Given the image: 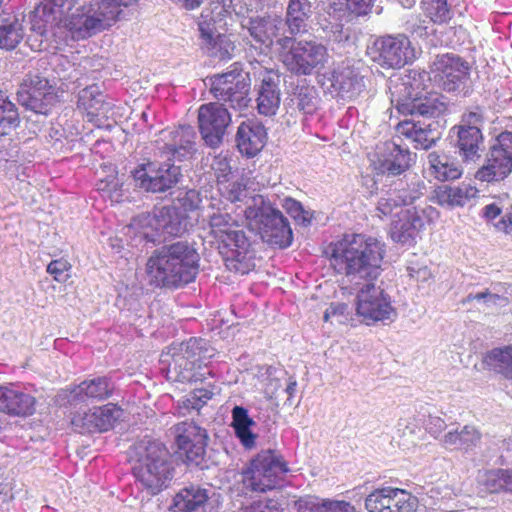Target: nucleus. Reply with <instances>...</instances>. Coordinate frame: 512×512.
<instances>
[{
	"mask_svg": "<svg viewBox=\"0 0 512 512\" xmlns=\"http://www.w3.org/2000/svg\"><path fill=\"white\" fill-rule=\"evenodd\" d=\"M140 0H43L34 11L33 27L42 34L48 25L63 23L73 37L85 39L115 24L123 9Z\"/></svg>",
	"mask_w": 512,
	"mask_h": 512,
	"instance_id": "obj_1",
	"label": "nucleus"
},
{
	"mask_svg": "<svg viewBox=\"0 0 512 512\" xmlns=\"http://www.w3.org/2000/svg\"><path fill=\"white\" fill-rule=\"evenodd\" d=\"M327 256L335 273L374 282L382 272L385 245L373 236L345 233L328 245Z\"/></svg>",
	"mask_w": 512,
	"mask_h": 512,
	"instance_id": "obj_2",
	"label": "nucleus"
},
{
	"mask_svg": "<svg viewBox=\"0 0 512 512\" xmlns=\"http://www.w3.org/2000/svg\"><path fill=\"white\" fill-rule=\"evenodd\" d=\"M209 235L230 271L242 275L255 268L256 252L242 224L227 212L209 216Z\"/></svg>",
	"mask_w": 512,
	"mask_h": 512,
	"instance_id": "obj_3",
	"label": "nucleus"
},
{
	"mask_svg": "<svg viewBox=\"0 0 512 512\" xmlns=\"http://www.w3.org/2000/svg\"><path fill=\"white\" fill-rule=\"evenodd\" d=\"M200 257L185 242H176L157 249L146 264L150 283L160 288H179L193 282L199 272Z\"/></svg>",
	"mask_w": 512,
	"mask_h": 512,
	"instance_id": "obj_4",
	"label": "nucleus"
},
{
	"mask_svg": "<svg viewBox=\"0 0 512 512\" xmlns=\"http://www.w3.org/2000/svg\"><path fill=\"white\" fill-rule=\"evenodd\" d=\"M247 204L244 216L249 224L259 231L264 242L280 249L292 244L293 232L281 211L268 205L259 194L250 196Z\"/></svg>",
	"mask_w": 512,
	"mask_h": 512,
	"instance_id": "obj_5",
	"label": "nucleus"
},
{
	"mask_svg": "<svg viewBox=\"0 0 512 512\" xmlns=\"http://www.w3.org/2000/svg\"><path fill=\"white\" fill-rule=\"evenodd\" d=\"M173 470L166 447L152 441L139 452L133 474L142 487L154 496L168 488L173 478Z\"/></svg>",
	"mask_w": 512,
	"mask_h": 512,
	"instance_id": "obj_6",
	"label": "nucleus"
},
{
	"mask_svg": "<svg viewBox=\"0 0 512 512\" xmlns=\"http://www.w3.org/2000/svg\"><path fill=\"white\" fill-rule=\"evenodd\" d=\"M278 44L279 60L293 75H312L323 68L327 62L328 50L321 43L284 37L278 41Z\"/></svg>",
	"mask_w": 512,
	"mask_h": 512,
	"instance_id": "obj_7",
	"label": "nucleus"
},
{
	"mask_svg": "<svg viewBox=\"0 0 512 512\" xmlns=\"http://www.w3.org/2000/svg\"><path fill=\"white\" fill-rule=\"evenodd\" d=\"M288 471L287 462L282 456L272 450L262 451L244 472L243 483L253 492L265 493L281 487Z\"/></svg>",
	"mask_w": 512,
	"mask_h": 512,
	"instance_id": "obj_8",
	"label": "nucleus"
},
{
	"mask_svg": "<svg viewBox=\"0 0 512 512\" xmlns=\"http://www.w3.org/2000/svg\"><path fill=\"white\" fill-rule=\"evenodd\" d=\"M202 352L196 340L190 339L173 348L171 361L167 367V379L183 384L203 381L212 372L203 363Z\"/></svg>",
	"mask_w": 512,
	"mask_h": 512,
	"instance_id": "obj_9",
	"label": "nucleus"
},
{
	"mask_svg": "<svg viewBox=\"0 0 512 512\" xmlns=\"http://www.w3.org/2000/svg\"><path fill=\"white\" fill-rule=\"evenodd\" d=\"M371 60L386 69H399L412 62L415 50L406 35L378 37L367 51Z\"/></svg>",
	"mask_w": 512,
	"mask_h": 512,
	"instance_id": "obj_10",
	"label": "nucleus"
},
{
	"mask_svg": "<svg viewBox=\"0 0 512 512\" xmlns=\"http://www.w3.org/2000/svg\"><path fill=\"white\" fill-rule=\"evenodd\" d=\"M512 172V132H502L490 148L486 165L475 174L482 182L501 181Z\"/></svg>",
	"mask_w": 512,
	"mask_h": 512,
	"instance_id": "obj_11",
	"label": "nucleus"
},
{
	"mask_svg": "<svg viewBox=\"0 0 512 512\" xmlns=\"http://www.w3.org/2000/svg\"><path fill=\"white\" fill-rule=\"evenodd\" d=\"M356 312L367 325L391 319L395 315L389 295L373 282H368L359 290Z\"/></svg>",
	"mask_w": 512,
	"mask_h": 512,
	"instance_id": "obj_12",
	"label": "nucleus"
},
{
	"mask_svg": "<svg viewBox=\"0 0 512 512\" xmlns=\"http://www.w3.org/2000/svg\"><path fill=\"white\" fill-rule=\"evenodd\" d=\"M18 101L36 113L47 114L56 102L55 88L40 74L29 73L17 91Z\"/></svg>",
	"mask_w": 512,
	"mask_h": 512,
	"instance_id": "obj_13",
	"label": "nucleus"
},
{
	"mask_svg": "<svg viewBox=\"0 0 512 512\" xmlns=\"http://www.w3.org/2000/svg\"><path fill=\"white\" fill-rule=\"evenodd\" d=\"M210 91L215 98L229 102L233 108L248 106L250 81L240 71H229L210 78Z\"/></svg>",
	"mask_w": 512,
	"mask_h": 512,
	"instance_id": "obj_14",
	"label": "nucleus"
},
{
	"mask_svg": "<svg viewBox=\"0 0 512 512\" xmlns=\"http://www.w3.org/2000/svg\"><path fill=\"white\" fill-rule=\"evenodd\" d=\"M430 71L443 90L452 92L466 84L470 75V66L461 57L445 53L436 56L430 65Z\"/></svg>",
	"mask_w": 512,
	"mask_h": 512,
	"instance_id": "obj_15",
	"label": "nucleus"
},
{
	"mask_svg": "<svg viewBox=\"0 0 512 512\" xmlns=\"http://www.w3.org/2000/svg\"><path fill=\"white\" fill-rule=\"evenodd\" d=\"M180 168L172 163L147 162L138 166L133 171L136 184L153 193L165 192L172 188L179 180Z\"/></svg>",
	"mask_w": 512,
	"mask_h": 512,
	"instance_id": "obj_16",
	"label": "nucleus"
},
{
	"mask_svg": "<svg viewBox=\"0 0 512 512\" xmlns=\"http://www.w3.org/2000/svg\"><path fill=\"white\" fill-rule=\"evenodd\" d=\"M123 409L115 403L95 406L72 417L71 424L81 434L104 433L114 428Z\"/></svg>",
	"mask_w": 512,
	"mask_h": 512,
	"instance_id": "obj_17",
	"label": "nucleus"
},
{
	"mask_svg": "<svg viewBox=\"0 0 512 512\" xmlns=\"http://www.w3.org/2000/svg\"><path fill=\"white\" fill-rule=\"evenodd\" d=\"M230 122V113L222 104H202L198 109L200 134L205 143L211 147L220 145Z\"/></svg>",
	"mask_w": 512,
	"mask_h": 512,
	"instance_id": "obj_18",
	"label": "nucleus"
},
{
	"mask_svg": "<svg viewBox=\"0 0 512 512\" xmlns=\"http://www.w3.org/2000/svg\"><path fill=\"white\" fill-rule=\"evenodd\" d=\"M177 453L187 462L199 464L205 455L207 434L193 421H183L173 427Z\"/></svg>",
	"mask_w": 512,
	"mask_h": 512,
	"instance_id": "obj_19",
	"label": "nucleus"
},
{
	"mask_svg": "<svg viewBox=\"0 0 512 512\" xmlns=\"http://www.w3.org/2000/svg\"><path fill=\"white\" fill-rule=\"evenodd\" d=\"M195 138L196 134L191 126H179L175 129L162 130L157 143L169 159L181 160L193 153Z\"/></svg>",
	"mask_w": 512,
	"mask_h": 512,
	"instance_id": "obj_20",
	"label": "nucleus"
},
{
	"mask_svg": "<svg viewBox=\"0 0 512 512\" xmlns=\"http://www.w3.org/2000/svg\"><path fill=\"white\" fill-rule=\"evenodd\" d=\"M171 512H218V506L210 498L208 490L200 486L184 487L173 497Z\"/></svg>",
	"mask_w": 512,
	"mask_h": 512,
	"instance_id": "obj_21",
	"label": "nucleus"
},
{
	"mask_svg": "<svg viewBox=\"0 0 512 512\" xmlns=\"http://www.w3.org/2000/svg\"><path fill=\"white\" fill-rule=\"evenodd\" d=\"M266 140L267 132L260 122L248 119L239 125L236 142L241 154L256 156L264 148Z\"/></svg>",
	"mask_w": 512,
	"mask_h": 512,
	"instance_id": "obj_22",
	"label": "nucleus"
},
{
	"mask_svg": "<svg viewBox=\"0 0 512 512\" xmlns=\"http://www.w3.org/2000/svg\"><path fill=\"white\" fill-rule=\"evenodd\" d=\"M443 103L435 95H418L408 92L396 99V108L403 115L434 116L441 112Z\"/></svg>",
	"mask_w": 512,
	"mask_h": 512,
	"instance_id": "obj_23",
	"label": "nucleus"
},
{
	"mask_svg": "<svg viewBox=\"0 0 512 512\" xmlns=\"http://www.w3.org/2000/svg\"><path fill=\"white\" fill-rule=\"evenodd\" d=\"M35 411V398L11 387L0 386V412L26 417Z\"/></svg>",
	"mask_w": 512,
	"mask_h": 512,
	"instance_id": "obj_24",
	"label": "nucleus"
},
{
	"mask_svg": "<svg viewBox=\"0 0 512 512\" xmlns=\"http://www.w3.org/2000/svg\"><path fill=\"white\" fill-rule=\"evenodd\" d=\"M77 107L97 128H104V100L98 85L93 84L79 92Z\"/></svg>",
	"mask_w": 512,
	"mask_h": 512,
	"instance_id": "obj_25",
	"label": "nucleus"
},
{
	"mask_svg": "<svg viewBox=\"0 0 512 512\" xmlns=\"http://www.w3.org/2000/svg\"><path fill=\"white\" fill-rule=\"evenodd\" d=\"M114 393V385L106 376L84 380L70 390V395L78 401H105Z\"/></svg>",
	"mask_w": 512,
	"mask_h": 512,
	"instance_id": "obj_26",
	"label": "nucleus"
},
{
	"mask_svg": "<svg viewBox=\"0 0 512 512\" xmlns=\"http://www.w3.org/2000/svg\"><path fill=\"white\" fill-rule=\"evenodd\" d=\"M451 131H456V147L464 162L476 161L480 158V150L483 145V135L476 126L458 125Z\"/></svg>",
	"mask_w": 512,
	"mask_h": 512,
	"instance_id": "obj_27",
	"label": "nucleus"
},
{
	"mask_svg": "<svg viewBox=\"0 0 512 512\" xmlns=\"http://www.w3.org/2000/svg\"><path fill=\"white\" fill-rule=\"evenodd\" d=\"M478 190L470 184L459 186H437L432 195V201L440 206H464L470 199L477 196Z\"/></svg>",
	"mask_w": 512,
	"mask_h": 512,
	"instance_id": "obj_28",
	"label": "nucleus"
},
{
	"mask_svg": "<svg viewBox=\"0 0 512 512\" xmlns=\"http://www.w3.org/2000/svg\"><path fill=\"white\" fill-rule=\"evenodd\" d=\"M482 361L489 369L512 380V344L491 349L484 354Z\"/></svg>",
	"mask_w": 512,
	"mask_h": 512,
	"instance_id": "obj_29",
	"label": "nucleus"
},
{
	"mask_svg": "<svg viewBox=\"0 0 512 512\" xmlns=\"http://www.w3.org/2000/svg\"><path fill=\"white\" fill-rule=\"evenodd\" d=\"M331 85L342 97L349 98L357 96L364 87L362 78L350 68L334 71Z\"/></svg>",
	"mask_w": 512,
	"mask_h": 512,
	"instance_id": "obj_30",
	"label": "nucleus"
},
{
	"mask_svg": "<svg viewBox=\"0 0 512 512\" xmlns=\"http://www.w3.org/2000/svg\"><path fill=\"white\" fill-rule=\"evenodd\" d=\"M279 104L280 92L277 84L271 77L263 78L257 98L258 112L265 116H272L276 114Z\"/></svg>",
	"mask_w": 512,
	"mask_h": 512,
	"instance_id": "obj_31",
	"label": "nucleus"
},
{
	"mask_svg": "<svg viewBox=\"0 0 512 512\" xmlns=\"http://www.w3.org/2000/svg\"><path fill=\"white\" fill-rule=\"evenodd\" d=\"M428 163L432 175L439 181L456 180L462 175V169L456 163L450 162L446 155L431 152L428 155Z\"/></svg>",
	"mask_w": 512,
	"mask_h": 512,
	"instance_id": "obj_32",
	"label": "nucleus"
},
{
	"mask_svg": "<svg viewBox=\"0 0 512 512\" xmlns=\"http://www.w3.org/2000/svg\"><path fill=\"white\" fill-rule=\"evenodd\" d=\"M254 421L249 417L247 409L242 406H235L232 409V426L236 436L245 447H252L255 444L256 435L250 430Z\"/></svg>",
	"mask_w": 512,
	"mask_h": 512,
	"instance_id": "obj_33",
	"label": "nucleus"
},
{
	"mask_svg": "<svg viewBox=\"0 0 512 512\" xmlns=\"http://www.w3.org/2000/svg\"><path fill=\"white\" fill-rule=\"evenodd\" d=\"M20 124L16 105L0 90V138L9 135Z\"/></svg>",
	"mask_w": 512,
	"mask_h": 512,
	"instance_id": "obj_34",
	"label": "nucleus"
},
{
	"mask_svg": "<svg viewBox=\"0 0 512 512\" xmlns=\"http://www.w3.org/2000/svg\"><path fill=\"white\" fill-rule=\"evenodd\" d=\"M247 29L255 42L266 46H270L273 43L274 37L277 35L275 23L265 17L251 18L248 22Z\"/></svg>",
	"mask_w": 512,
	"mask_h": 512,
	"instance_id": "obj_35",
	"label": "nucleus"
},
{
	"mask_svg": "<svg viewBox=\"0 0 512 512\" xmlns=\"http://www.w3.org/2000/svg\"><path fill=\"white\" fill-rule=\"evenodd\" d=\"M311 12V4L308 0H290L287 8V24L292 33H300L305 30L306 20Z\"/></svg>",
	"mask_w": 512,
	"mask_h": 512,
	"instance_id": "obj_36",
	"label": "nucleus"
},
{
	"mask_svg": "<svg viewBox=\"0 0 512 512\" xmlns=\"http://www.w3.org/2000/svg\"><path fill=\"white\" fill-rule=\"evenodd\" d=\"M420 8L425 17L436 25L448 24L453 12L447 0H421Z\"/></svg>",
	"mask_w": 512,
	"mask_h": 512,
	"instance_id": "obj_37",
	"label": "nucleus"
},
{
	"mask_svg": "<svg viewBox=\"0 0 512 512\" xmlns=\"http://www.w3.org/2000/svg\"><path fill=\"white\" fill-rule=\"evenodd\" d=\"M173 208L170 207H162L159 210L158 214H142L137 219H135L134 224L140 226L142 228H151V233L144 231L143 235L147 240H153L156 233L162 230H167L169 227V222L165 220L166 216H170Z\"/></svg>",
	"mask_w": 512,
	"mask_h": 512,
	"instance_id": "obj_38",
	"label": "nucleus"
},
{
	"mask_svg": "<svg viewBox=\"0 0 512 512\" xmlns=\"http://www.w3.org/2000/svg\"><path fill=\"white\" fill-rule=\"evenodd\" d=\"M481 439V433L474 427L466 425L460 431H450L444 435L443 443L449 448L468 449Z\"/></svg>",
	"mask_w": 512,
	"mask_h": 512,
	"instance_id": "obj_39",
	"label": "nucleus"
},
{
	"mask_svg": "<svg viewBox=\"0 0 512 512\" xmlns=\"http://www.w3.org/2000/svg\"><path fill=\"white\" fill-rule=\"evenodd\" d=\"M214 396V386L210 385L206 388L194 389L178 404V409L183 413L191 412L192 410L199 411L203 408L208 401Z\"/></svg>",
	"mask_w": 512,
	"mask_h": 512,
	"instance_id": "obj_40",
	"label": "nucleus"
},
{
	"mask_svg": "<svg viewBox=\"0 0 512 512\" xmlns=\"http://www.w3.org/2000/svg\"><path fill=\"white\" fill-rule=\"evenodd\" d=\"M392 487H384L371 492L365 500V507L370 512H395L393 510Z\"/></svg>",
	"mask_w": 512,
	"mask_h": 512,
	"instance_id": "obj_41",
	"label": "nucleus"
},
{
	"mask_svg": "<svg viewBox=\"0 0 512 512\" xmlns=\"http://www.w3.org/2000/svg\"><path fill=\"white\" fill-rule=\"evenodd\" d=\"M502 468L485 470L479 475L478 488L482 495L503 493Z\"/></svg>",
	"mask_w": 512,
	"mask_h": 512,
	"instance_id": "obj_42",
	"label": "nucleus"
},
{
	"mask_svg": "<svg viewBox=\"0 0 512 512\" xmlns=\"http://www.w3.org/2000/svg\"><path fill=\"white\" fill-rule=\"evenodd\" d=\"M21 25L17 20L0 26V47L6 50L14 49L22 40Z\"/></svg>",
	"mask_w": 512,
	"mask_h": 512,
	"instance_id": "obj_43",
	"label": "nucleus"
},
{
	"mask_svg": "<svg viewBox=\"0 0 512 512\" xmlns=\"http://www.w3.org/2000/svg\"><path fill=\"white\" fill-rule=\"evenodd\" d=\"M390 235L393 241L406 244L415 238V232L412 227L406 223V218L401 212L397 219L392 222Z\"/></svg>",
	"mask_w": 512,
	"mask_h": 512,
	"instance_id": "obj_44",
	"label": "nucleus"
},
{
	"mask_svg": "<svg viewBox=\"0 0 512 512\" xmlns=\"http://www.w3.org/2000/svg\"><path fill=\"white\" fill-rule=\"evenodd\" d=\"M388 492L393 494V510L395 512H414L416 510L418 500L408 491L392 487V491Z\"/></svg>",
	"mask_w": 512,
	"mask_h": 512,
	"instance_id": "obj_45",
	"label": "nucleus"
},
{
	"mask_svg": "<svg viewBox=\"0 0 512 512\" xmlns=\"http://www.w3.org/2000/svg\"><path fill=\"white\" fill-rule=\"evenodd\" d=\"M71 271L72 264L63 257L52 260L46 268V272L58 283H66L71 278Z\"/></svg>",
	"mask_w": 512,
	"mask_h": 512,
	"instance_id": "obj_46",
	"label": "nucleus"
},
{
	"mask_svg": "<svg viewBox=\"0 0 512 512\" xmlns=\"http://www.w3.org/2000/svg\"><path fill=\"white\" fill-rule=\"evenodd\" d=\"M396 154L393 159L387 161L386 168L389 173L399 175L406 171L411 165V153L408 150H402L399 146H395Z\"/></svg>",
	"mask_w": 512,
	"mask_h": 512,
	"instance_id": "obj_47",
	"label": "nucleus"
},
{
	"mask_svg": "<svg viewBox=\"0 0 512 512\" xmlns=\"http://www.w3.org/2000/svg\"><path fill=\"white\" fill-rule=\"evenodd\" d=\"M283 208L285 211L299 224L308 225L312 220V214L306 211L302 204L291 198L287 197L284 199Z\"/></svg>",
	"mask_w": 512,
	"mask_h": 512,
	"instance_id": "obj_48",
	"label": "nucleus"
},
{
	"mask_svg": "<svg viewBox=\"0 0 512 512\" xmlns=\"http://www.w3.org/2000/svg\"><path fill=\"white\" fill-rule=\"evenodd\" d=\"M219 190L233 203L246 200L249 193L246 185L239 181L224 182V184H220Z\"/></svg>",
	"mask_w": 512,
	"mask_h": 512,
	"instance_id": "obj_49",
	"label": "nucleus"
},
{
	"mask_svg": "<svg viewBox=\"0 0 512 512\" xmlns=\"http://www.w3.org/2000/svg\"><path fill=\"white\" fill-rule=\"evenodd\" d=\"M354 506L344 500L319 498L318 512H353Z\"/></svg>",
	"mask_w": 512,
	"mask_h": 512,
	"instance_id": "obj_50",
	"label": "nucleus"
},
{
	"mask_svg": "<svg viewBox=\"0 0 512 512\" xmlns=\"http://www.w3.org/2000/svg\"><path fill=\"white\" fill-rule=\"evenodd\" d=\"M376 0H345L348 11L356 16H366L372 12Z\"/></svg>",
	"mask_w": 512,
	"mask_h": 512,
	"instance_id": "obj_51",
	"label": "nucleus"
},
{
	"mask_svg": "<svg viewBox=\"0 0 512 512\" xmlns=\"http://www.w3.org/2000/svg\"><path fill=\"white\" fill-rule=\"evenodd\" d=\"M212 169L215 171L218 184H224V182H228V175L231 174V167L229 165L228 159L224 156H216Z\"/></svg>",
	"mask_w": 512,
	"mask_h": 512,
	"instance_id": "obj_52",
	"label": "nucleus"
},
{
	"mask_svg": "<svg viewBox=\"0 0 512 512\" xmlns=\"http://www.w3.org/2000/svg\"><path fill=\"white\" fill-rule=\"evenodd\" d=\"M294 508L297 512H318L319 497L305 495L294 501Z\"/></svg>",
	"mask_w": 512,
	"mask_h": 512,
	"instance_id": "obj_53",
	"label": "nucleus"
},
{
	"mask_svg": "<svg viewBox=\"0 0 512 512\" xmlns=\"http://www.w3.org/2000/svg\"><path fill=\"white\" fill-rule=\"evenodd\" d=\"M432 131L423 127H419L413 139L416 149H429L434 144V138L431 136Z\"/></svg>",
	"mask_w": 512,
	"mask_h": 512,
	"instance_id": "obj_54",
	"label": "nucleus"
},
{
	"mask_svg": "<svg viewBox=\"0 0 512 512\" xmlns=\"http://www.w3.org/2000/svg\"><path fill=\"white\" fill-rule=\"evenodd\" d=\"M198 26L201 38L208 45L212 46V48H215L218 41L223 42L225 40V36L218 35L216 38L214 37V31L211 23L200 22Z\"/></svg>",
	"mask_w": 512,
	"mask_h": 512,
	"instance_id": "obj_55",
	"label": "nucleus"
},
{
	"mask_svg": "<svg viewBox=\"0 0 512 512\" xmlns=\"http://www.w3.org/2000/svg\"><path fill=\"white\" fill-rule=\"evenodd\" d=\"M419 127H420L419 124H417L413 121H410V120H405V121L400 122L397 125L396 131L400 136H403V137L413 141Z\"/></svg>",
	"mask_w": 512,
	"mask_h": 512,
	"instance_id": "obj_56",
	"label": "nucleus"
},
{
	"mask_svg": "<svg viewBox=\"0 0 512 512\" xmlns=\"http://www.w3.org/2000/svg\"><path fill=\"white\" fill-rule=\"evenodd\" d=\"M252 512H283L281 505L274 499L258 501L252 505Z\"/></svg>",
	"mask_w": 512,
	"mask_h": 512,
	"instance_id": "obj_57",
	"label": "nucleus"
},
{
	"mask_svg": "<svg viewBox=\"0 0 512 512\" xmlns=\"http://www.w3.org/2000/svg\"><path fill=\"white\" fill-rule=\"evenodd\" d=\"M348 305L345 303H331L324 313V321L328 322L333 317H344L348 314Z\"/></svg>",
	"mask_w": 512,
	"mask_h": 512,
	"instance_id": "obj_58",
	"label": "nucleus"
},
{
	"mask_svg": "<svg viewBox=\"0 0 512 512\" xmlns=\"http://www.w3.org/2000/svg\"><path fill=\"white\" fill-rule=\"evenodd\" d=\"M402 213L406 218V223H408L412 227V230H414L415 235L424 228V222L415 208L407 209L402 211Z\"/></svg>",
	"mask_w": 512,
	"mask_h": 512,
	"instance_id": "obj_59",
	"label": "nucleus"
},
{
	"mask_svg": "<svg viewBox=\"0 0 512 512\" xmlns=\"http://www.w3.org/2000/svg\"><path fill=\"white\" fill-rule=\"evenodd\" d=\"M494 225L498 231H501L505 234L512 233V205L505 211L500 220Z\"/></svg>",
	"mask_w": 512,
	"mask_h": 512,
	"instance_id": "obj_60",
	"label": "nucleus"
},
{
	"mask_svg": "<svg viewBox=\"0 0 512 512\" xmlns=\"http://www.w3.org/2000/svg\"><path fill=\"white\" fill-rule=\"evenodd\" d=\"M12 485L7 478L0 472V502H7L12 499Z\"/></svg>",
	"mask_w": 512,
	"mask_h": 512,
	"instance_id": "obj_61",
	"label": "nucleus"
},
{
	"mask_svg": "<svg viewBox=\"0 0 512 512\" xmlns=\"http://www.w3.org/2000/svg\"><path fill=\"white\" fill-rule=\"evenodd\" d=\"M298 107L300 110H303L305 112H311L315 108L313 97H311L308 93H299Z\"/></svg>",
	"mask_w": 512,
	"mask_h": 512,
	"instance_id": "obj_62",
	"label": "nucleus"
},
{
	"mask_svg": "<svg viewBox=\"0 0 512 512\" xmlns=\"http://www.w3.org/2000/svg\"><path fill=\"white\" fill-rule=\"evenodd\" d=\"M502 214V208L496 203H491L483 208V215L488 221H493Z\"/></svg>",
	"mask_w": 512,
	"mask_h": 512,
	"instance_id": "obj_63",
	"label": "nucleus"
},
{
	"mask_svg": "<svg viewBox=\"0 0 512 512\" xmlns=\"http://www.w3.org/2000/svg\"><path fill=\"white\" fill-rule=\"evenodd\" d=\"M503 493H512V469H502Z\"/></svg>",
	"mask_w": 512,
	"mask_h": 512,
	"instance_id": "obj_64",
	"label": "nucleus"
}]
</instances>
